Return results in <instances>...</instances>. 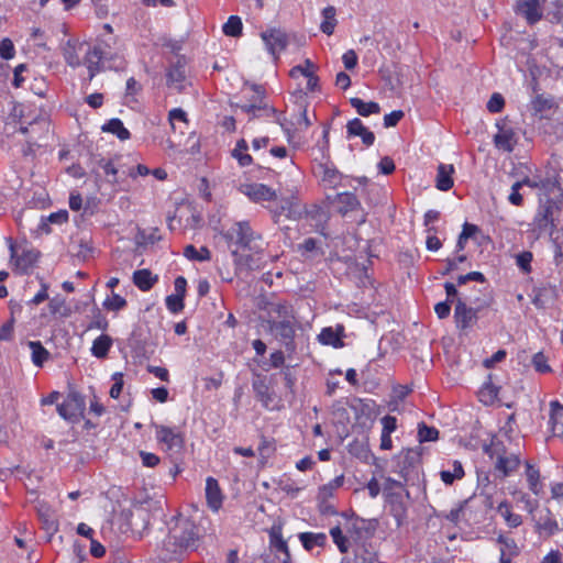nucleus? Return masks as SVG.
I'll return each mask as SVG.
<instances>
[{
	"label": "nucleus",
	"mask_w": 563,
	"mask_h": 563,
	"mask_svg": "<svg viewBox=\"0 0 563 563\" xmlns=\"http://www.w3.org/2000/svg\"><path fill=\"white\" fill-rule=\"evenodd\" d=\"M198 528L190 519L177 516L172 519L166 545L172 552L195 550L198 547Z\"/></svg>",
	"instance_id": "1"
},
{
	"label": "nucleus",
	"mask_w": 563,
	"mask_h": 563,
	"mask_svg": "<svg viewBox=\"0 0 563 563\" xmlns=\"http://www.w3.org/2000/svg\"><path fill=\"white\" fill-rule=\"evenodd\" d=\"M223 238L228 242L229 247L233 245L258 254L264 250V241L260 233L255 232L249 221L235 222L227 232Z\"/></svg>",
	"instance_id": "2"
},
{
	"label": "nucleus",
	"mask_w": 563,
	"mask_h": 563,
	"mask_svg": "<svg viewBox=\"0 0 563 563\" xmlns=\"http://www.w3.org/2000/svg\"><path fill=\"white\" fill-rule=\"evenodd\" d=\"M251 89L255 92L253 96L251 103L240 106V109L249 114V119H258L262 117H271L276 115V122L280 124L284 131L289 132L285 123V119L282 118V114H277V111L274 107L268 106L265 102V90L262 86L252 84Z\"/></svg>",
	"instance_id": "3"
},
{
	"label": "nucleus",
	"mask_w": 563,
	"mask_h": 563,
	"mask_svg": "<svg viewBox=\"0 0 563 563\" xmlns=\"http://www.w3.org/2000/svg\"><path fill=\"white\" fill-rule=\"evenodd\" d=\"M555 206V198L545 199V201L540 205L532 222V231L536 233V236L538 239L547 234L549 235L551 241H554V231L556 229V223L553 217V209Z\"/></svg>",
	"instance_id": "4"
},
{
	"label": "nucleus",
	"mask_w": 563,
	"mask_h": 563,
	"mask_svg": "<svg viewBox=\"0 0 563 563\" xmlns=\"http://www.w3.org/2000/svg\"><path fill=\"white\" fill-rule=\"evenodd\" d=\"M58 415L71 423L80 420L86 409L85 398L77 391H70L63 402L57 405Z\"/></svg>",
	"instance_id": "5"
},
{
	"label": "nucleus",
	"mask_w": 563,
	"mask_h": 563,
	"mask_svg": "<svg viewBox=\"0 0 563 563\" xmlns=\"http://www.w3.org/2000/svg\"><path fill=\"white\" fill-rule=\"evenodd\" d=\"M269 331L278 339L285 346L286 351L294 352L296 350L295 344V319L287 320H267Z\"/></svg>",
	"instance_id": "6"
},
{
	"label": "nucleus",
	"mask_w": 563,
	"mask_h": 563,
	"mask_svg": "<svg viewBox=\"0 0 563 563\" xmlns=\"http://www.w3.org/2000/svg\"><path fill=\"white\" fill-rule=\"evenodd\" d=\"M9 244L11 260L14 261L15 268L21 273H27L30 268H32L35 263L40 258V251L33 247L23 246L21 247V253H18V250L13 243L11 238L7 239Z\"/></svg>",
	"instance_id": "7"
},
{
	"label": "nucleus",
	"mask_w": 563,
	"mask_h": 563,
	"mask_svg": "<svg viewBox=\"0 0 563 563\" xmlns=\"http://www.w3.org/2000/svg\"><path fill=\"white\" fill-rule=\"evenodd\" d=\"M481 309V306L477 307H470L466 305V302L457 298L455 300V309H454V319L456 327L466 330L471 328L473 324L476 323L478 319V311Z\"/></svg>",
	"instance_id": "8"
},
{
	"label": "nucleus",
	"mask_w": 563,
	"mask_h": 563,
	"mask_svg": "<svg viewBox=\"0 0 563 563\" xmlns=\"http://www.w3.org/2000/svg\"><path fill=\"white\" fill-rule=\"evenodd\" d=\"M262 40L264 41L267 51L275 59L278 58V54L286 49L288 45V36L280 29H269L261 34Z\"/></svg>",
	"instance_id": "9"
},
{
	"label": "nucleus",
	"mask_w": 563,
	"mask_h": 563,
	"mask_svg": "<svg viewBox=\"0 0 563 563\" xmlns=\"http://www.w3.org/2000/svg\"><path fill=\"white\" fill-rule=\"evenodd\" d=\"M156 439L163 443L168 451L179 452L184 446V437L176 429L166 426H155Z\"/></svg>",
	"instance_id": "10"
},
{
	"label": "nucleus",
	"mask_w": 563,
	"mask_h": 563,
	"mask_svg": "<svg viewBox=\"0 0 563 563\" xmlns=\"http://www.w3.org/2000/svg\"><path fill=\"white\" fill-rule=\"evenodd\" d=\"M109 59V54L101 45H95L89 48L85 56V64L88 68L89 80L104 69L103 63Z\"/></svg>",
	"instance_id": "11"
},
{
	"label": "nucleus",
	"mask_w": 563,
	"mask_h": 563,
	"mask_svg": "<svg viewBox=\"0 0 563 563\" xmlns=\"http://www.w3.org/2000/svg\"><path fill=\"white\" fill-rule=\"evenodd\" d=\"M421 453L418 449H408L398 456L397 472L407 482L415 470L420 463Z\"/></svg>",
	"instance_id": "12"
},
{
	"label": "nucleus",
	"mask_w": 563,
	"mask_h": 563,
	"mask_svg": "<svg viewBox=\"0 0 563 563\" xmlns=\"http://www.w3.org/2000/svg\"><path fill=\"white\" fill-rule=\"evenodd\" d=\"M241 192L254 202L273 201L276 199V191L264 184H245L241 186Z\"/></svg>",
	"instance_id": "13"
},
{
	"label": "nucleus",
	"mask_w": 563,
	"mask_h": 563,
	"mask_svg": "<svg viewBox=\"0 0 563 563\" xmlns=\"http://www.w3.org/2000/svg\"><path fill=\"white\" fill-rule=\"evenodd\" d=\"M515 11L526 19L529 24H534L542 18V11L538 0H518Z\"/></svg>",
	"instance_id": "14"
},
{
	"label": "nucleus",
	"mask_w": 563,
	"mask_h": 563,
	"mask_svg": "<svg viewBox=\"0 0 563 563\" xmlns=\"http://www.w3.org/2000/svg\"><path fill=\"white\" fill-rule=\"evenodd\" d=\"M341 563H377V552L371 542L356 543L354 556L346 558Z\"/></svg>",
	"instance_id": "15"
},
{
	"label": "nucleus",
	"mask_w": 563,
	"mask_h": 563,
	"mask_svg": "<svg viewBox=\"0 0 563 563\" xmlns=\"http://www.w3.org/2000/svg\"><path fill=\"white\" fill-rule=\"evenodd\" d=\"M532 114L539 119L548 118L549 113L556 107L552 97L544 95L536 96L530 103Z\"/></svg>",
	"instance_id": "16"
},
{
	"label": "nucleus",
	"mask_w": 563,
	"mask_h": 563,
	"mask_svg": "<svg viewBox=\"0 0 563 563\" xmlns=\"http://www.w3.org/2000/svg\"><path fill=\"white\" fill-rule=\"evenodd\" d=\"M559 529L556 520L553 518L550 509L541 511L538 519H536V530L540 536L551 537Z\"/></svg>",
	"instance_id": "17"
},
{
	"label": "nucleus",
	"mask_w": 563,
	"mask_h": 563,
	"mask_svg": "<svg viewBox=\"0 0 563 563\" xmlns=\"http://www.w3.org/2000/svg\"><path fill=\"white\" fill-rule=\"evenodd\" d=\"M167 85L174 87L178 91L184 89L183 82L186 79V65L181 59H177V62L170 66L167 71Z\"/></svg>",
	"instance_id": "18"
},
{
	"label": "nucleus",
	"mask_w": 563,
	"mask_h": 563,
	"mask_svg": "<svg viewBox=\"0 0 563 563\" xmlns=\"http://www.w3.org/2000/svg\"><path fill=\"white\" fill-rule=\"evenodd\" d=\"M206 498L208 506L218 511L222 506V493L218 481L213 477H208L206 481Z\"/></svg>",
	"instance_id": "19"
},
{
	"label": "nucleus",
	"mask_w": 563,
	"mask_h": 563,
	"mask_svg": "<svg viewBox=\"0 0 563 563\" xmlns=\"http://www.w3.org/2000/svg\"><path fill=\"white\" fill-rule=\"evenodd\" d=\"M347 134L349 136H361L363 143L366 146L373 145L375 141V135L373 132L367 130V128L364 126L363 122L355 118L347 122L346 124Z\"/></svg>",
	"instance_id": "20"
},
{
	"label": "nucleus",
	"mask_w": 563,
	"mask_h": 563,
	"mask_svg": "<svg viewBox=\"0 0 563 563\" xmlns=\"http://www.w3.org/2000/svg\"><path fill=\"white\" fill-rule=\"evenodd\" d=\"M344 336V327L338 324L335 329L329 327L321 330L319 334V341L325 345H332L334 347H342V338Z\"/></svg>",
	"instance_id": "21"
},
{
	"label": "nucleus",
	"mask_w": 563,
	"mask_h": 563,
	"mask_svg": "<svg viewBox=\"0 0 563 563\" xmlns=\"http://www.w3.org/2000/svg\"><path fill=\"white\" fill-rule=\"evenodd\" d=\"M520 465L519 456L515 453H510L507 456H499L495 462V471L499 473L501 478L509 476Z\"/></svg>",
	"instance_id": "22"
},
{
	"label": "nucleus",
	"mask_w": 563,
	"mask_h": 563,
	"mask_svg": "<svg viewBox=\"0 0 563 563\" xmlns=\"http://www.w3.org/2000/svg\"><path fill=\"white\" fill-rule=\"evenodd\" d=\"M540 189L543 195L549 198H555L556 205H561L563 202V189L555 178H547L540 180ZM559 208L558 206H555Z\"/></svg>",
	"instance_id": "23"
},
{
	"label": "nucleus",
	"mask_w": 563,
	"mask_h": 563,
	"mask_svg": "<svg viewBox=\"0 0 563 563\" xmlns=\"http://www.w3.org/2000/svg\"><path fill=\"white\" fill-rule=\"evenodd\" d=\"M263 309H266L269 319H279V320H287V319H295L294 310L291 306H289L286 302H268L265 307H262Z\"/></svg>",
	"instance_id": "24"
},
{
	"label": "nucleus",
	"mask_w": 563,
	"mask_h": 563,
	"mask_svg": "<svg viewBox=\"0 0 563 563\" xmlns=\"http://www.w3.org/2000/svg\"><path fill=\"white\" fill-rule=\"evenodd\" d=\"M550 423L553 434L563 438V405L556 400L550 402Z\"/></svg>",
	"instance_id": "25"
},
{
	"label": "nucleus",
	"mask_w": 563,
	"mask_h": 563,
	"mask_svg": "<svg viewBox=\"0 0 563 563\" xmlns=\"http://www.w3.org/2000/svg\"><path fill=\"white\" fill-rule=\"evenodd\" d=\"M454 173L453 165L440 164L438 167L435 187L441 191H448L453 187L452 174Z\"/></svg>",
	"instance_id": "26"
},
{
	"label": "nucleus",
	"mask_w": 563,
	"mask_h": 563,
	"mask_svg": "<svg viewBox=\"0 0 563 563\" xmlns=\"http://www.w3.org/2000/svg\"><path fill=\"white\" fill-rule=\"evenodd\" d=\"M253 390L256 398L263 404L264 407L269 408V405L274 401V395L269 391V387L266 384L265 377H257L252 383Z\"/></svg>",
	"instance_id": "27"
},
{
	"label": "nucleus",
	"mask_w": 563,
	"mask_h": 563,
	"mask_svg": "<svg viewBox=\"0 0 563 563\" xmlns=\"http://www.w3.org/2000/svg\"><path fill=\"white\" fill-rule=\"evenodd\" d=\"M157 282V276H153L150 269H139L133 273V283L142 291L150 290Z\"/></svg>",
	"instance_id": "28"
},
{
	"label": "nucleus",
	"mask_w": 563,
	"mask_h": 563,
	"mask_svg": "<svg viewBox=\"0 0 563 563\" xmlns=\"http://www.w3.org/2000/svg\"><path fill=\"white\" fill-rule=\"evenodd\" d=\"M494 143L498 148L506 152H512L516 144L515 132L511 129H499V132L494 136Z\"/></svg>",
	"instance_id": "29"
},
{
	"label": "nucleus",
	"mask_w": 563,
	"mask_h": 563,
	"mask_svg": "<svg viewBox=\"0 0 563 563\" xmlns=\"http://www.w3.org/2000/svg\"><path fill=\"white\" fill-rule=\"evenodd\" d=\"M302 547L307 551H311L314 547H324L327 543V536L324 533L301 532L298 536Z\"/></svg>",
	"instance_id": "30"
},
{
	"label": "nucleus",
	"mask_w": 563,
	"mask_h": 563,
	"mask_svg": "<svg viewBox=\"0 0 563 563\" xmlns=\"http://www.w3.org/2000/svg\"><path fill=\"white\" fill-rule=\"evenodd\" d=\"M286 214L287 218L298 219L302 216L301 206L295 200H282L279 209L275 211L274 217Z\"/></svg>",
	"instance_id": "31"
},
{
	"label": "nucleus",
	"mask_w": 563,
	"mask_h": 563,
	"mask_svg": "<svg viewBox=\"0 0 563 563\" xmlns=\"http://www.w3.org/2000/svg\"><path fill=\"white\" fill-rule=\"evenodd\" d=\"M338 212L345 216L360 207V201L355 195L351 192H343L338 195Z\"/></svg>",
	"instance_id": "32"
},
{
	"label": "nucleus",
	"mask_w": 563,
	"mask_h": 563,
	"mask_svg": "<svg viewBox=\"0 0 563 563\" xmlns=\"http://www.w3.org/2000/svg\"><path fill=\"white\" fill-rule=\"evenodd\" d=\"M350 103L362 117H368L374 113H379L380 111L379 104L374 101L365 102L355 97L350 99Z\"/></svg>",
	"instance_id": "33"
},
{
	"label": "nucleus",
	"mask_w": 563,
	"mask_h": 563,
	"mask_svg": "<svg viewBox=\"0 0 563 563\" xmlns=\"http://www.w3.org/2000/svg\"><path fill=\"white\" fill-rule=\"evenodd\" d=\"M111 346H112L111 336H109L107 334H101L92 342L91 353L93 356H96L98 358H104L108 355Z\"/></svg>",
	"instance_id": "34"
},
{
	"label": "nucleus",
	"mask_w": 563,
	"mask_h": 563,
	"mask_svg": "<svg viewBox=\"0 0 563 563\" xmlns=\"http://www.w3.org/2000/svg\"><path fill=\"white\" fill-rule=\"evenodd\" d=\"M335 14V8L332 5H329L322 10L323 21L320 24V30L327 35H331L334 32L335 25L338 23Z\"/></svg>",
	"instance_id": "35"
},
{
	"label": "nucleus",
	"mask_w": 563,
	"mask_h": 563,
	"mask_svg": "<svg viewBox=\"0 0 563 563\" xmlns=\"http://www.w3.org/2000/svg\"><path fill=\"white\" fill-rule=\"evenodd\" d=\"M269 544H271V548H273L278 553H283L284 551L288 550L287 542L283 539L280 525L275 523L271 528Z\"/></svg>",
	"instance_id": "36"
},
{
	"label": "nucleus",
	"mask_w": 563,
	"mask_h": 563,
	"mask_svg": "<svg viewBox=\"0 0 563 563\" xmlns=\"http://www.w3.org/2000/svg\"><path fill=\"white\" fill-rule=\"evenodd\" d=\"M102 131L117 135L121 141L129 140L131 136L130 132L124 128L120 119L109 120L104 125H102Z\"/></svg>",
	"instance_id": "37"
},
{
	"label": "nucleus",
	"mask_w": 563,
	"mask_h": 563,
	"mask_svg": "<svg viewBox=\"0 0 563 563\" xmlns=\"http://www.w3.org/2000/svg\"><path fill=\"white\" fill-rule=\"evenodd\" d=\"M497 510L510 528H517L522 523L521 516L511 512L510 505L507 500L501 501Z\"/></svg>",
	"instance_id": "38"
},
{
	"label": "nucleus",
	"mask_w": 563,
	"mask_h": 563,
	"mask_svg": "<svg viewBox=\"0 0 563 563\" xmlns=\"http://www.w3.org/2000/svg\"><path fill=\"white\" fill-rule=\"evenodd\" d=\"M526 476L529 484V489L534 495H539L542 490V484L540 483V473L539 470L531 465L529 462L526 463Z\"/></svg>",
	"instance_id": "39"
},
{
	"label": "nucleus",
	"mask_w": 563,
	"mask_h": 563,
	"mask_svg": "<svg viewBox=\"0 0 563 563\" xmlns=\"http://www.w3.org/2000/svg\"><path fill=\"white\" fill-rule=\"evenodd\" d=\"M27 345L32 351V362L36 366H42L49 356L48 351L42 345L40 341H29Z\"/></svg>",
	"instance_id": "40"
},
{
	"label": "nucleus",
	"mask_w": 563,
	"mask_h": 563,
	"mask_svg": "<svg viewBox=\"0 0 563 563\" xmlns=\"http://www.w3.org/2000/svg\"><path fill=\"white\" fill-rule=\"evenodd\" d=\"M483 451L489 456V457H496V460L499 459V456H507L510 453L506 450L504 443L498 440L497 438H493L489 444L483 445Z\"/></svg>",
	"instance_id": "41"
},
{
	"label": "nucleus",
	"mask_w": 563,
	"mask_h": 563,
	"mask_svg": "<svg viewBox=\"0 0 563 563\" xmlns=\"http://www.w3.org/2000/svg\"><path fill=\"white\" fill-rule=\"evenodd\" d=\"M184 255L191 261L205 262L211 260V253L208 247L202 246L197 250L194 245H187L184 250Z\"/></svg>",
	"instance_id": "42"
},
{
	"label": "nucleus",
	"mask_w": 563,
	"mask_h": 563,
	"mask_svg": "<svg viewBox=\"0 0 563 563\" xmlns=\"http://www.w3.org/2000/svg\"><path fill=\"white\" fill-rule=\"evenodd\" d=\"M488 378L490 379L492 376L489 375ZM499 388L495 386L490 380L485 383L484 386L479 390V399L485 405L493 404L498 396Z\"/></svg>",
	"instance_id": "43"
},
{
	"label": "nucleus",
	"mask_w": 563,
	"mask_h": 563,
	"mask_svg": "<svg viewBox=\"0 0 563 563\" xmlns=\"http://www.w3.org/2000/svg\"><path fill=\"white\" fill-rule=\"evenodd\" d=\"M63 56L68 66L76 68L79 67L81 60L77 54L76 46L71 41H67L63 47Z\"/></svg>",
	"instance_id": "44"
},
{
	"label": "nucleus",
	"mask_w": 563,
	"mask_h": 563,
	"mask_svg": "<svg viewBox=\"0 0 563 563\" xmlns=\"http://www.w3.org/2000/svg\"><path fill=\"white\" fill-rule=\"evenodd\" d=\"M452 466H453L452 472L451 471H441L440 472L441 479L446 485H452L455 479H461L464 476V470H463L461 462L454 461Z\"/></svg>",
	"instance_id": "45"
},
{
	"label": "nucleus",
	"mask_w": 563,
	"mask_h": 563,
	"mask_svg": "<svg viewBox=\"0 0 563 563\" xmlns=\"http://www.w3.org/2000/svg\"><path fill=\"white\" fill-rule=\"evenodd\" d=\"M242 21L236 15H231L223 24L222 31L225 35L238 37L242 34Z\"/></svg>",
	"instance_id": "46"
},
{
	"label": "nucleus",
	"mask_w": 563,
	"mask_h": 563,
	"mask_svg": "<svg viewBox=\"0 0 563 563\" xmlns=\"http://www.w3.org/2000/svg\"><path fill=\"white\" fill-rule=\"evenodd\" d=\"M330 536L341 553H346L349 551L350 541L347 537L343 534L339 526L330 529Z\"/></svg>",
	"instance_id": "47"
},
{
	"label": "nucleus",
	"mask_w": 563,
	"mask_h": 563,
	"mask_svg": "<svg viewBox=\"0 0 563 563\" xmlns=\"http://www.w3.org/2000/svg\"><path fill=\"white\" fill-rule=\"evenodd\" d=\"M478 228L475 224H471L465 222L463 225V230L459 235L456 242V252H461L464 250L466 241L473 236L477 232Z\"/></svg>",
	"instance_id": "48"
},
{
	"label": "nucleus",
	"mask_w": 563,
	"mask_h": 563,
	"mask_svg": "<svg viewBox=\"0 0 563 563\" xmlns=\"http://www.w3.org/2000/svg\"><path fill=\"white\" fill-rule=\"evenodd\" d=\"M548 15H552V21L559 22L563 16V0H544Z\"/></svg>",
	"instance_id": "49"
},
{
	"label": "nucleus",
	"mask_w": 563,
	"mask_h": 563,
	"mask_svg": "<svg viewBox=\"0 0 563 563\" xmlns=\"http://www.w3.org/2000/svg\"><path fill=\"white\" fill-rule=\"evenodd\" d=\"M439 437V431L434 427H428L424 422L419 423L418 438L420 442L435 441Z\"/></svg>",
	"instance_id": "50"
},
{
	"label": "nucleus",
	"mask_w": 563,
	"mask_h": 563,
	"mask_svg": "<svg viewBox=\"0 0 563 563\" xmlns=\"http://www.w3.org/2000/svg\"><path fill=\"white\" fill-rule=\"evenodd\" d=\"M161 240L162 235L157 228L152 229L150 233H146L144 230H140L136 235L137 244H154Z\"/></svg>",
	"instance_id": "51"
},
{
	"label": "nucleus",
	"mask_w": 563,
	"mask_h": 563,
	"mask_svg": "<svg viewBox=\"0 0 563 563\" xmlns=\"http://www.w3.org/2000/svg\"><path fill=\"white\" fill-rule=\"evenodd\" d=\"M322 168V181L328 184L330 187H335L340 180L341 175L335 168L329 166H321Z\"/></svg>",
	"instance_id": "52"
},
{
	"label": "nucleus",
	"mask_w": 563,
	"mask_h": 563,
	"mask_svg": "<svg viewBox=\"0 0 563 563\" xmlns=\"http://www.w3.org/2000/svg\"><path fill=\"white\" fill-rule=\"evenodd\" d=\"M231 254L234 257V264H235L236 269H243V268L251 269L253 267V256L252 255H242L239 253L238 249L231 250Z\"/></svg>",
	"instance_id": "53"
},
{
	"label": "nucleus",
	"mask_w": 563,
	"mask_h": 563,
	"mask_svg": "<svg viewBox=\"0 0 563 563\" xmlns=\"http://www.w3.org/2000/svg\"><path fill=\"white\" fill-rule=\"evenodd\" d=\"M48 308L53 314L59 313L62 317H68L70 314L69 308H67L65 301L59 298L51 299Z\"/></svg>",
	"instance_id": "54"
},
{
	"label": "nucleus",
	"mask_w": 563,
	"mask_h": 563,
	"mask_svg": "<svg viewBox=\"0 0 563 563\" xmlns=\"http://www.w3.org/2000/svg\"><path fill=\"white\" fill-rule=\"evenodd\" d=\"M108 325L109 323L106 317L101 313V311L98 308H96L93 310V319L87 327V330L99 329L106 331L108 329Z\"/></svg>",
	"instance_id": "55"
},
{
	"label": "nucleus",
	"mask_w": 563,
	"mask_h": 563,
	"mask_svg": "<svg viewBox=\"0 0 563 563\" xmlns=\"http://www.w3.org/2000/svg\"><path fill=\"white\" fill-rule=\"evenodd\" d=\"M532 365L537 372L542 374L551 371V367L548 364V357L542 352H538L533 355Z\"/></svg>",
	"instance_id": "56"
},
{
	"label": "nucleus",
	"mask_w": 563,
	"mask_h": 563,
	"mask_svg": "<svg viewBox=\"0 0 563 563\" xmlns=\"http://www.w3.org/2000/svg\"><path fill=\"white\" fill-rule=\"evenodd\" d=\"M103 306L108 310L119 311L126 306V300L118 294H113L112 298L104 300Z\"/></svg>",
	"instance_id": "57"
},
{
	"label": "nucleus",
	"mask_w": 563,
	"mask_h": 563,
	"mask_svg": "<svg viewBox=\"0 0 563 563\" xmlns=\"http://www.w3.org/2000/svg\"><path fill=\"white\" fill-rule=\"evenodd\" d=\"M285 356L282 351H275L271 354L269 363L264 362L262 367L264 371H269L271 367L273 368H279L284 365Z\"/></svg>",
	"instance_id": "58"
},
{
	"label": "nucleus",
	"mask_w": 563,
	"mask_h": 563,
	"mask_svg": "<svg viewBox=\"0 0 563 563\" xmlns=\"http://www.w3.org/2000/svg\"><path fill=\"white\" fill-rule=\"evenodd\" d=\"M532 257L533 256H532L531 252L525 251V252L519 253L516 256V263H517L518 267H520L522 269V272L530 273Z\"/></svg>",
	"instance_id": "59"
},
{
	"label": "nucleus",
	"mask_w": 563,
	"mask_h": 563,
	"mask_svg": "<svg viewBox=\"0 0 563 563\" xmlns=\"http://www.w3.org/2000/svg\"><path fill=\"white\" fill-rule=\"evenodd\" d=\"M504 106H505L504 97L500 93L495 92L492 95L490 99L487 102V110L492 113H497L503 110Z\"/></svg>",
	"instance_id": "60"
},
{
	"label": "nucleus",
	"mask_w": 563,
	"mask_h": 563,
	"mask_svg": "<svg viewBox=\"0 0 563 563\" xmlns=\"http://www.w3.org/2000/svg\"><path fill=\"white\" fill-rule=\"evenodd\" d=\"M14 54H15V48H14L13 42L8 37L2 38L0 41V56L3 59L8 60V59L13 58Z\"/></svg>",
	"instance_id": "61"
},
{
	"label": "nucleus",
	"mask_w": 563,
	"mask_h": 563,
	"mask_svg": "<svg viewBox=\"0 0 563 563\" xmlns=\"http://www.w3.org/2000/svg\"><path fill=\"white\" fill-rule=\"evenodd\" d=\"M314 64L310 59H306L303 65H297L291 68L290 76L296 77L298 74L302 76H309L311 71H314Z\"/></svg>",
	"instance_id": "62"
},
{
	"label": "nucleus",
	"mask_w": 563,
	"mask_h": 563,
	"mask_svg": "<svg viewBox=\"0 0 563 563\" xmlns=\"http://www.w3.org/2000/svg\"><path fill=\"white\" fill-rule=\"evenodd\" d=\"M166 306L170 312L178 313L184 309V298L169 295L166 297Z\"/></svg>",
	"instance_id": "63"
},
{
	"label": "nucleus",
	"mask_w": 563,
	"mask_h": 563,
	"mask_svg": "<svg viewBox=\"0 0 563 563\" xmlns=\"http://www.w3.org/2000/svg\"><path fill=\"white\" fill-rule=\"evenodd\" d=\"M522 188V183H515L511 186V192L508 197V200L511 205L520 207L523 203L522 195L519 190Z\"/></svg>",
	"instance_id": "64"
}]
</instances>
